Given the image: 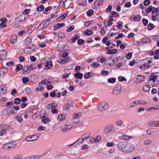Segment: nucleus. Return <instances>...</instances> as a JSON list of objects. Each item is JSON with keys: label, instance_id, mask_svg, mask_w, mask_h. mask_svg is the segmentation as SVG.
Here are the masks:
<instances>
[{"label": "nucleus", "instance_id": "1", "mask_svg": "<svg viewBox=\"0 0 159 159\" xmlns=\"http://www.w3.org/2000/svg\"><path fill=\"white\" fill-rule=\"evenodd\" d=\"M117 146L120 150L125 152H130L134 149V147L133 144L126 142H120L118 143Z\"/></svg>", "mask_w": 159, "mask_h": 159}, {"label": "nucleus", "instance_id": "2", "mask_svg": "<svg viewBox=\"0 0 159 159\" xmlns=\"http://www.w3.org/2000/svg\"><path fill=\"white\" fill-rule=\"evenodd\" d=\"M119 129L113 124H110L106 125L103 129V132L105 134L110 133H116L120 132Z\"/></svg>", "mask_w": 159, "mask_h": 159}, {"label": "nucleus", "instance_id": "3", "mask_svg": "<svg viewBox=\"0 0 159 159\" xmlns=\"http://www.w3.org/2000/svg\"><path fill=\"white\" fill-rule=\"evenodd\" d=\"M122 87L120 84L116 85L115 88L113 89L112 92V94L114 96H117L120 94L121 92Z\"/></svg>", "mask_w": 159, "mask_h": 159}, {"label": "nucleus", "instance_id": "4", "mask_svg": "<svg viewBox=\"0 0 159 159\" xmlns=\"http://www.w3.org/2000/svg\"><path fill=\"white\" fill-rule=\"evenodd\" d=\"M40 135V134H33L31 136H28L26 137L25 140L28 142L34 141L36 140Z\"/></svg>", "mask_w": 159, "mask_h": 159}, {"label": "nucleus", "instance_id": "5", "mask_svg": "<svg viewBox=\"0 0 159 159\" xmlns=\"http://www.w3.org/2000/svg\"><path fill=\"white\" fill-rule=\"evenodd\" d=\"M74 103V101L72 100L68 101V102L64 104V109L66 110L70 109L71 108L73 107Z\"/></svg>", "mask_w": 159, "mask_h": 159}, {"label": "nucleus", "instance_id": "6", "mask_svg": "<svg viewBox=\"0 0 159 159\" xmlns=\"http://www.w3.org/2000/svg\"><path fill=\"white\" fill-rule=\"evenodd\" d=\"M159 13V9L158 8H154V9L152 12V19L153 21L156 20L157 18L156 17L158 16Z\"/></svg>", "mask_w": 159, "mask_h": 159}, {"label": "nucleus", "instance_id": "7", "mask_svg": "<svg viewBox=\"0 0 159 159\" xmlns=\"http://www.w3.org/2000/svg\"><path fill=\"white\" fill-rule=\"evenodd\" d=\"M157 74V73L152 74L149 78V81H152V82H151V83H153V84H158V83L156 84L155 83V82L158 78Z\"/></svg>", "mask_w": 159, "mask_h": 159}, {"label": "nucleus", "instance_id": "8", "mask_svg": "<svg viewBox=\"0 0 159 159\" xmlns=\"http://www.w3.org/2000/svg\"><path fill=\"white\" fill-rule=\"evenodd\" d=\"M46 113H43L40 115V117L41 120V122L43 124H45L48 122L49 118L45 116Z\"/></svg>", "mask_w": 159, "mask_h": 159}, {"label": "nucleus", "instance_id": "9", "mask_svg": "<svg viewBox=\"0 0 159 159\" xmlns=\"http://www.w3.org/2000/svg\"><path fill=\"white\" fill-rule=\"evenodd\" d=\"M72 127L70 125H66L64 127L61 128V131L63 133H65L70 131Z\"/></svg>", "mask_w": 159, "mask_h": 159}, {"label": "nucleus", "instance_id": "10", "mask_svg": "<svg viewBox=\"0 0 159 159\" xmlns=\"http://www.w3.org/2000/svg\"><path fill=\"white\" fill-rule=\"evenodd\" d=\"M108 107V104L107 103H105L101 107H98V110L99 111H102L106 110Z\"/></svg>", "mask_w": 159, "mask_h": 159}, {"label": "nucleus", "instance_id": "11", "mask_svg": "<svg viewBox=\"0 0 159 159\" xmlns=\"http://www.w3.org/2000/svg\"><path fill=\"white\" fill-rule=\"evenodd\" d=\"M81 116V114L80 113L78 114H75L73 116V121L75 123H77L79 122V118Z\"/></svg>", "mask_w": 159, "mask_h": 159}, {"label": "nucleus", "instance_id": "12", "mask_svg": "<svg viewBox=\"0 0 159 159\" xmlns=\"http://www.w3.org/2000/svg\"><path fill=\"white\" fill-rule=\"evenodd\" d=\"M25 16L21 14L15 18V19L18 21H23L25 20Z\"/></svg>", "mask_w": 159, "mask_h": 159}, {"label": "nucleus", "instance_id": "13", "mask_svg": "<svg viewBox=\"0 0 159 159\" xmlns=\"http://www.w3.org/2000/svg\"><path fill=\"white\" fill-rule=\"evenodd\" d=\"M130 19L134 21L138 22L141 20V17L139 15H137L136 16H131Z\"/></svg>", "mask_w": 159, "mask_h": 159}, {"label": "nucleus", "instance_id": "14", "mask_svg": "<svg viewBox=\"0 0 159 159\" xmlns=\"http://www.w3.org/2000/svg\"><path fill=\"white\" fill-rule=\"evenodd\" d=\"M52 61H47L45 66L44 69L45 70L50 69L52 67Z\"/></svg>", "mask_w": 159, "mask_h": 159}, {"label": "nucleus", "instance_id": "15", "mask_svg": "<svg viewBox=\"0 0 159 159\" xmlns=\"http://www.w3.org/2000/svg\"><path fill=\"white\" fill-rule=\"evenodd\" d=\"M150 68L151 65L148 64V63H147V62H144V64L143 65V66H141L139 67L140 69H145Z\"/></svg>", "mask_w": 159, "mask_h": 159}, {"label": "nucleus", "instance_id": "16", "mask_svg": "<svg viewBox=\"0 0 159 159\" xmlns=\"http://www.w3.org/2000/svg\"><path fill=\"white\" fill-rule=\"evenodd\" d=\"M50 21V19L49 18L47 19L46 20L43 21L41 24H40L38 27L42 25L43 26V28H45L49 24Z\"/></svg>", "mask_w": 159, "mask_h": 159}, {"label": "nucleus", "instance_id": "17", "mask_svg": "<svg viewBox=\"0 0 159 159\" xmlns=\"http://www.w3.org/2000/svg\"><path fill=\"white\" fill-rule=\"evenodd\" d=\"M65 25V24L64 23L58 24L54 26V29L55 30H57L61 27H64Z\"/></svg>", "mask_w": 159, "mask_h": 159}, {"label": "nucleus", "instance_id": "18", "mask_svg": "<svg viewBox=\"0 0 159 159\" xmlns=\"http://www.w3.org/2000/svg\"><path fill=\"white\" fill-rule=\"evenodd\" d=\"M17 36L15 35H13L11 36L10 39V42L12 43H16L17 41Z\"/></svg>", "mask_w": 159, "mask_h": 159}, {"label": "nucleus", "instance_id": "19", "mask_svg": "<svg viewBox=\"0 0 159 159\" xmlns=\"http://www.w3.org/2000/svg\"><path fill=\"white\" fill-rule=\"evenodd\" d=\"M120 139H121L127 140L130 139L132 138L131 136L127 135L126 134H124L120 136L119 137Z\"/></svg>", "mask_w": 159, "mask_h": 159}, {"label": "nucleus", "instance_id": "20", "mask_svg": "<svg viewBox=\"0 0 159 159\" xmlns=\"http://www.w3.org/2000/svg\"><path fill=\"white\" fill-rule=\"evenodd\" d=\"M151 42V39L149 38H144L142 39L141 40V43L143 44V43H148Z\"/></svg>", "mask_w": 159, "mask_h": 159}, {"label": "nucleus", "instance_id": "21", "mask_svg": "<svg viewBox=\"0 0 159 159\" xmlns=\"http://www.w3.org/2000/svg\"><path fill=\"white\" fill-rule=\"evenodd\" d=\"M159 121H151L149 122V124L152 127H156L157 125H159Z\"/></svg>", "mask_w": 159, "mask_h": 159}, {"label": "nucleus", "instance_id": "22", "mask_svg": "<svg viewBox=\"0 0 159 159\" xmlns=\"http://www.w3.org/2000/svg\"><path fill=\"white\" fill-rule=\"evenodd\" d=\"M70 60V57H68L67 58H65L62 59L59 63L61 64H64L68 62Z\"/></svg>", "mask_w": 159, "mask_h": 159}, {"label": "nucleus", "instance_id": "23", "mask_svg": "<svg viewBox=\"0 0 159 159\" xmlns=\"http://www.w3.org/2000/svg\"><path fill=\"white\" fill-rule=\"evenodd\" d=\"M65 116L64 114H61L58 116L57 120L61 121L64 120L65 119Z\"/></svg>", "mask_w": 159, "mask_h": 159}, {"label": "nucleus", "instance_id": "24", "mask_svg": "<svg viewBox=\"0 0 159 159\" xmlns=\"http://www.w3.org/2000/svg\"><path fill=\"white\" fill-rule=\"evenodd\" d=\"M83 76V74L80 73H78L77 74H75L74 75L75 78L76 79H82Z\"/></svg>", "mask_w": 159, "mask_h": 159}, {"label": "nucleus", "instance_id": "25", "mask_svg": "<svg viewBox=\"0 0 159 159\" xmlns=\"http://www.w3.org/2000/svg\"><path fill=\"white\" fill-rule=\"evenodd\" d=\"M91 133L88 132L83 134L81 136L84 138V139H86L89 138L91 135Z\"/></svg>", "mask_w": 159, "mask_h": 159}, {"label": "nucleus", "instance_id": "26", "mask_svg": "<svg viewBox=\"0 0 159 159\" xmlns=\"http://www.w3.org/2000/svg\"><path fill=\"white\" fill-rule=\"evenodd\" d=\"M57 106V104L55 103H52L49 104L47 107V108L48 109H50L52 108H56Z\"/></svg>", "mask_w": 159, "mask_h": 159}, {"label": "nucleus", "instance_id": "27", "mask_svg": "<svg viewBox=\"0 0 159 159\" xmlns=\"http://www.w3.org/2000/svg\"><path fill=\"white\" fill-rule=\"evenodd\" d=\"M150 89V86L149 84H147L144 85L143 88V90L145 92H148Z\"/></svg>", "mask_w": 159, "mask_h": 159}, {"label": "nucleus", "instance_id": "28", "mask_svg": "<svg viewBox=\"0 0 159 159\" xmlns=\"http://www.w3.org/2000/svg\"><path fill=\"white\" fill-rule=\"evenodd\" d=\"M7 90V88L5 86H1L0 87V93L4 94Z\"/></svg>", "mask_w": 159, "mask_h": 159}, {"label": "nucleus", "instance_id": "29", "mask_svg": "<svg viewBox=\"0 0 159 159\" xmlns=\"http://www.w3.org/2000/svg\"><path fill=\"white\" fill-rule=\"evenodd\" d=\"M36 67V65L35 64H33L30 65L29 66H28L29 71H30L31 70H34Z\"/></svg>", "mask_w": 159, "mask_h": 159}, {"label": "nucleus", "instance_id": "30", "mask_svg": "<svg viewBox=\"0 0 159 159\" xmlns=\"http://www.w3.org/2000/svg\"><path fill=\"white\" fill-rule=\"evenodd\" d=\"M6 132V130L4 128V126L0 125V136L2 135Z\"/></svg>", "mask_w": 159, "mask_h": 159}, {"label": "nucleus", "instance_id": "31", "mask_svg": "<svg viewBox=\"0 0 159 159\" xmlns=\"http://www.w3.org/2000/svg\"><path fill=\"white\" fill-rule=\"evenodd\" d=\"M118 50L117 49H113L111 50V49L107 52V53L108 54H114L116 53Z\"/></svg>", "mask_w": 159, "mask_h": 159}, {"label": "nucleus", "instance_id": "32", "mask_svg": "<svg viewBox=\"0 0 159 159\" xmlns=\"http://www.w3.org/2000/svg\"><path fill=\"white\" fill-rule=\"evenodd\" d=\"M84 139L82 136L76 141H75L76 143H77L79 144H80L83 143Z\"/></svg>", "mask_w": 159, "mask_h": 159}, {"label": "nucleus", "instance_id": "33", "mask_svg": "<svg viewBox=\"0 0 159 159\" xmlns=\"http://www.w3.org/2000/svg\"><path fill=\"white\" fill-rule=\"evenodd\" d=\"M137 78L139 81V82H140L144 80L145 77L143 75H139L137 76Z\"/></svg>", "mask_w": 159, "mask_h": 159}, {"label": "nucleus", "instance_id": "34", "mask_svg": "<svg viewBox=\"0 0 159 159\" xmlns=\"http://www.w3.org/2000/svg\"><path fill=\"white\" fill-rule=\"evenodd\" d=\"M154 59H157L159 58V50L158 49L156 50L155 51Z\"/></svg>", "mask_w": 159, "mask_h": 159}, {"label": "nucleus", "instance_id": "35", "mask_svg": "<svg viewBox=\"0 0 159 159\" xmlns=\"http://www.w3.org/2000/svg\"><path fill=\"white\" fill-rule=\"evenodd\" d=\"M124 2V1L123 0H116V1L115 4H116L117 6L121 5L123 4Z\"/></svg>", "mask_w": 159, "mask_h": 159}, {"label": "nucleus", "instance_id": "36", "mask_svg": "<svg viewBox=\"0 0 159 159\" xmlns=\"http://www.w3.org/2000/svg\"><path fill=\"white\" fill-rule=\"evenodd\" d=\"M52 9L51 7L48 6L45 8V10L43 11V12L45 14H47L48 12V11H51Z\"/></svg>", "mask_w": 159, "mask_h": 159}, {"label": "nucleus", "instance_id": "37", "mask_svg": "<svg viewBox=\"0 0 159 159\" xmlns=\"http://www.w3.org/2000/svg\"><path fill=\"white\" fill-rule=\"evenodd\" d=\"M116 81V79L114 78H111L108 79L107 82L108 83L114 84Z\"/></svg>", "mask_w": 159, "mask_h": 159}, {"label": "nucleus", "instance_id": "38", "mask_svg": "<svg viewBox=\"0 0 159 159\" xmlns=\"http://www.w3.org/2000/svg\"><path fill=\"white\" fill-rule=\"evenodd\" d=\"M103 1L104 0H97L94 4H97L98 6H100L102 4Z\"/></svg>", "mask_w": 159, "mask_h": 159}, {"label": "nucleus", "instance_id": "39", "mask_svg": "<svg viewBox=\"0 0 159 159\" xmlns=\"http://www.w3.org/2000/svg\"><path fill=\"white\" fill-rule=\"evenodd\" d=\"M86 4L87 3L85 0H80L78 1V4L80 5L85 6L86 5Z\"/></svg>", "mask_w": 159, "mask_h": 159}, {"label": "nucleus", "instance_id": "40", "mask_svg": "<svg viewBox=\"0 0 159 159\" xmlns=\"http://www.w3.org/2000/svg\"><path fill=\"white\" fill-rule=\"evenodd\" d=\"M94 13V11L90 9L87 11L86 14L89 16H91Z\"/></svg>", "mask_w": 159, "mask_h": 159}, {"label": "nucleus", "instance_id": "41", "mask_svg": "<svg viewBox=\"0 0 159 159\" xmlns=\"http://www.w3.org/2000/svg\"><path fill=\"white\" fill-rule=\"evenodd\" d=\"M123 123V121L121 120H119L116 121L115 124L117 126H122V124Z\"/></svg>", "mask_w": 159, "mask_h": 159}, {"label": "nucleus", "instance_id": "42", "mask_svg": "<svg viewBox=\"0 0 159 159\" xmlns=\"http://www.w3.org/2000/svg\"><path fill=\"white\" fill-rule=\"evenodd\" d=\"M137 105V101L132 102H130L129 104V107H133Z\"/></svg>", "mask_w": 159, "mask_h": 159}, {"label": "nucleus", "instance_id": "43", "mask_svg": "<svg viewBox=\"0 0 159 159\" xmlns=\"http://www.w3.org/2000/svg\"><path fill=\"white\" fill-rule=\"evenodd\" d=\"M92 75V73L90 72H89L88 73L85 74L84 75V78L85 79H88V78H90L91 77Z\"/></svg>", "mask_w": 159, "mask_h": 159}, {"label": "nucleus", "instance_id": "44", "mask_svg": "<svg viewBox=\"0 0 159 159\" xmlns=\"http://www.w3.org/2000/svg\"><path fill=\"white\" fill-rule=\"evenodd\" d=\"M137 104H139L140 105H145L147 103V102L143 100H138L137 101Z\"/></svg>", "mask_w": 159, "mask_h": 159}, {"label": "nucleus", "instance_id": "45", "mask_svg": "<svg viewBox=\"0 0 159 159\" xmlns=\"http://www.w3.org/2000/svg\"><path fill=\"white\" fill-rule=\"evenodd\" d=\"M67 16V14L66 13H64L63 15L61 16L60 17H58L57 19V20H59V19L60 18L61 20H63L65 18L66 16Z\"/></svg>", "mask_w": 159, "mask_h": 159}, {"label": "nucleus", "instance_id": "46", "mask_svg": "<svg viewBox=\"0 0 159 159\" xmlns=\"http://www.w3.org/2000/svg\"><path fill=\"white\" fill-rule=\"evenodd\" d=\"M22 68V66L21 65L19 64L16 66V68L15 70L16 72L19 71Z\"/></svg>", "mask_w": 159, "mask_h": 159}, {"label": "nucleus", "instance_id": "47", "mask_svg": "<svg viewBox=\"0 0 159 159\" xmlns=\"http://www.w3.org/2000/svg\"><path fill=\"white\" fill-rule=\"evenodd\" d=\"M100 64L98 62H95L91 64V66L93 68L97 67Z\"/></svg>", "mask_w": 159, "mask_h": 159}, {"label": "nucleus", "instance_id": "48", "mask_svg": "<svg viewBox=\"0 0 159 159\" xmlns=\"http://www.w3.org/2000/svg\"><path fill=\"white\" fill-rule=\"evenodd\" d=\"M154 8L155 7L152 6H150L146 10V11L147 13H150L152 11L153 8L154 10Z\"/></svg>", "mask_w": 159, "mask_h": 159}, {"label": "nucleus", "instance_id": "49", "mask_svg": "<svg viewBox=\"0 0 159 159\" xmlns=\"http://www.w3.org/2000/svg\"><path fill=\"white\" fill-rule=\"evenodd\" d=\"M22 156L20 154L16 155L13 157L12 159H22Z\"/></svg>", "mask_w": 159, "mask_h": 159}, {"label": "nucleus", "instance_id": "50", "mask_svg": "<svg viewBox=\"0 0 159 159\" xmlns=\"http://www.w3.org/2000/svg\"><path fill=\"white\" fill-rule=\"evenodd\" d=\"M31 40L30 38H27L25 41V43L26 45H28L31 43Z\"/></svg>", "mask_w": 159, "mask_h": 159}, {"label": "nucleus", "instance_id": "51", "mask_svg": "<svg viewBox=\"0 0 159 159\" xmlns=\"http://www.w3.org/2000/svg\"><path fill=\"white\" fill-rule=\"evenodd\" d=\"M154 28V25L153 24L151 23H149L147 26V28L148 30H150L152 29L153 28Z\"/></svg>", "mask_w": 159, "mask_h": 159}, {"label": "nucleus", "instance_id": "52", "mask_svg": "<svg viewBox=\"0 0 159 159\" xmlns=\"http://www.w3.org/2000/svg\"><path fill=\"white\" fill-rule=\"evenodd\" d=\"M110 15L112 16L117 17L118 16V13L116 11H112L111 12Z\"/></svg>", "mask_w": 159, "mask_h": 159}, {"label": "nucleus", "instance_id": "53", "mask_svg": "<svg viewBox=\"0 0 159 159\" xmlns=\"http://www.w3.org/2000/svg\"><path fill=\"white\" fill-rule=\"evenodd\" d=\"M7 144L9 145L10 147H11V148H15L16 146V144H14L13 142H10Z\"/></svg>", "mask_w": 159, "mask_h": 159}, {"label": "nucleus", "instance_id": "54", "mask_svg": "<svg viewBox=\"0 0 159 159\" xmlns=\"http://www.w3.org/2000/svg\"><path fill=\"white\" fill-rule=\"evenodd\" d=\"M2 148L4 149L8 150L11 149V147H10L7 143L3 146Z\"/></svg>", "mask_w": 159, "mask_h": 159}, {"label": "nucleus", "instance_id": "55", "mask_svg": "<svg viewBox=\"0 0 159 159\" xmlns=\"http://www.w3.org/2000/svg\"><path fill=\"white\" fill-rule=\"evenodd\" d=\"M30 71H29L28 68V67H24L23 69V73L24 74L28 72H29Z\"/></svg>", "mask_w": 159, "mask_h": 159}, {"label": "nucleus", "instance_id": "56", "mask_svg": "<svg viewBox=\"0 0 159 159\" xmlns=\"http://www.w3.org/2000/svg\"><path fill=\"white\" fill-rule=\"evenodd\" d=\"M30 10L29 9H25L22 12V14L24 16L28 14L30 12Z\"/></svg>", "mask_w": 159, "mask_h": 159}, {"label": "nucleus", "instance_id": "57", "mask_svg": "<svg viewBox=\"0 0 159 159\" xmlns=\"http://www.w3.org/2000/svg\"><path fill=\"white\" fill-rule=\"evenodd\" d=\"M44 7L43 5H40L37 8V11H41L43 10Z\"/></svg>", "mask_w": 159, "mask_h": 159}, {"label": "nucleus", "instance_id": "58", "mask_svg": "<svg viewBox=\"0 0 159 159\" xmlns=\"http://www.w3.org/2000/svg\"><path fill=\"white\" fill-rule=\"evenodd\" d=\"M20 100L19 98H16L14 100V103L16 104H18L20 103Z\"/></svg>", "mask_w": 159, "mask_h": 159}, {"label": "nucleus", "instance_id": "59", "mask_svg": "<svg viewBox=\"0 0 159 159\" xmlns=\"http://www.w3.org/2000/svg\"><path fill=\"white\" fill-rule=\"evenodd\" d=\"M85 34L87 36H90L92 34V31L88 29L86 30Z\"/></svg>", "mask_w": 159, "mask_h": 159}, {"label": "nucleus", "instance_id": "60", "mask_svg": "<svg viewBox=\"0 0 159 159\" xmlns=\"http://www.w3.org/2000/svg\"><path fill=\"white\" fill-rule=\"evenodd\" d=\"M117 27L120 30H121L123 28L122 22L120 21H118L117 23Z\"/></svg>", "mask_w": 159, "mask_h": 159}, {"label": "nucleus", "instance_id": "61", "mask_svg": "<svg viewBox=\"0 0 159 159\" xmlns=\"http://www.w3.org/2000/svg\"><path fill=\"white\" fill-rule=\"evenodd\" d=\"M74 29L75 26L74 25H72L67 28V31L68 32H70L73 30Z\"/></svg>", "mask_w": 159, "mask_h": 159}, {"label": "nucleus", "instance_id": "62", "mask_svg": "<svg viewBox=\"0 0 159 159\" xmlns=\"http://www.w3.org/2000/svg\"><path fill=\"white\" fill-rule=\"evenodd\" d=\"M84 41L82 39H79L78 40V43L80 45H83L84 44Z\"/></svg>", "mask_w": 159, "mask_h": 159}, {"label": "nucleus", "instance_id": "63", "mask_svg": "<svg viewBox=\"0 0 159 159\" xmlns=\"http://www.w3.org/2000/svg\"><path fill=\"white\" fill-rule=\"evenodd\" d=\"M142 22L144 25L145 26H146L148 23V20L143 18L142 20Z\"/></svg>", "mask_w": 159, "mask_h": 159}, {"label": "nucleus", "instance_id": "64", "mask_svg": "<svg viewBox=\"0 0 159 159\" xmlns=\"http://www.w3.org/2000/svg\"><path fill=\"white\" fill-rule=\"evenodd\" d=\"M101 74L105 76L109 74L108 71L107 70H103L101 72Z\"/></svg>", "mask_w": 159, "mask_h": 159}]
</instances>
